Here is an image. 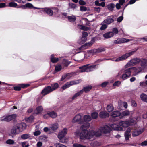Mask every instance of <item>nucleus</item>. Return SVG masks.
Listing matches in <instances>:
<instances>
[{
	"mask_svg": "<svg viewBox=\"0 0 147 147\" xmlns=\"http://www.w3.org/2000/svg\"><path fill=\"white\" fill-rule=\"evenodd\" d=\"M121 75V78L123 79H126L129 77L124 72L122 73Z\"/></svg>",
	"mask_w": 147,
	"mask_h": 147,
	"instance_id": "bf43d9fd",
	"label": "nucleus"
},
{
	"mask_svg": "<svg viewBox=\"0 0 147 147\" xmlns=\"http://www.w3.org/2000/svg\"><path fill=\"white\" fill-rule=\"evenodd\" d=\"M26 127V123H18L14 125L11 129L9 133L10 136H13L19 134L24 130Z\"/></svg>",
	"mask_w": 147,
	"mask_h": 147,
	"instance_id": "f03ea898",
	"label": "nucleus"
},
{
	"mask_svg": "<svg viewBox=\"0 0 147 147\" xmlns=\"http://www.w3.org/2000/svg\"><path fill=\"white\" fill-rule=\"evenodd\" d=\"M140 65L141 67L144 70L147 68V60L144 58L140 59Z\"/></svg>",
	"mask_w": 147,
	"mask_h": 147,
	"instance_id": "4468645a",
	"label": "nucleus"
},
{
	"mask_svg": "<svg viewBox=\"0 0 147 147\" xmlns=\"http://www.w3.org/2000/svg\"><path fill=\"white\" fill-rule=\"evenodd\" d=\"M144 131V130L142 129H139V130H134L133 131L132 136L133 137H135L138 136L140 134Z\"/></svg>",
	"mask_w": 147,
	"mask_h": 147,
	"instance_id": "6ab92c4d",
	"label": "nucleus"
},
{
	"mask_svg": "<svg viewBox=\"0 0 147 147\" xmlns=\"http://www.w3.org/2000/svg\"><path fill=\"white\" fill-rule=\"evenodd\" d=\"M84 92L83 89L82 90L79 92L76 93L72 98V99L73 100L74 99L77 97L79 96L80 94H82Z\"/></svg>",
	"mask_w": 147,
	"mask_h": 147,
	"instance_id": "7c9ffc66",
	"label": "nucleus"
},
{
	"mask_svg": "<svg viewBox=\"0 0 147 147\" xmlns=\"http://www.w3.org/2000/svg\"><path fill=\"white\" fill-rule=\"evenodd\" d=\"M140 61V59L138 58H134L129 61L125 65V67L134 66L138 64Z\"/></svg>",
	"mask_w": 147,
	"mask_h": 147,
	"instance_id": "423d86ee",
	"label": "nucleus"
},
{
	"mask_svg": "<svg viewBox=\"0 0 147 147\" xmlns=\"http://www.w3.org/2000/svg\"><path fill=\"white\" fill-rule=\"evenodd\" d=\"M96 53H100L105 51V49L103 48H99L97 49H95Z\"/></svg>",
	"mask_w": 147,
	"mask_h": 147,
	"instance_id": "de8ad7c7",
	"label": "nucleus"
},
{
	"mask_svg": "<svg viewBox=\"0 0 147 147\" xmlns=\"http://www.w3.org/2000/svg\"><path fill=\"white\" fill-rule=\"evenodd\" d=\"M30 136V134H25L22 135L21 136V137L22 139L25 140L29 138Z\"/></svg>",
	"mask_w": 147,
	"mask_h": 147,
	"instance_id": "ea45409f",
	"label": "nucleus"
},
{
	"mask_svg": "<svg viewBox=\"0 0 147 147\" xmlns=\"http://www.w3.org/2000/svg\"><path fill=\"white\" fill-rule=\"evenodd\" d=\"M131 40H130L125 38H119L117 40L114 41V43L116 44H119L127 42Z\"/></svg>",
	"mask_w": 147,
	"mask_h": 147,
	"instance_id": "9b49d317",
	"label": "nucleus"
},
{
	"mask_svg": "<svg viewBox=\"0 0 147 147\" xmlns=\"http://www.w3.org/2000/svg\"><path fill=\"white\" fill-rule=\"evenodd\" d=\"M70 75V74H64L63 75V76H62V77L61 78V80L62 81H63L66 78H68V77H67L68 76H69Z\"/></svg>",
	"mask_w": 147,
	"mask_h": 147,
	"instance_id": "864d4df0",
	"label": "nucleus"
},
{
	"mask_svg": "<svg viewBox=\"0 0 147 147\" xmlns=\"http://www.w3.org/2000/svg\"><path fill=\"white\" fill-rule=\"evenodd\" d=\"M121 84V82L119 81H116L113 84V86H118Z\"/></svg>",
	"mask_w": 147,
	"mask_h": 147,
	"instance_id": "338daca9",
	"label": "nucleus"
},
{
	"mask_svg": "<svg viewBox=\"0 0 147 147\" xmlns=\"http://www.w3.org/2000/svg\"><path fill=\"white\" fill-rule=\"evenodd\" d=\"M123 18V12L122 14V16L119 17L117 20V21L118 22H120L122 21Z\"/></svg>",
	"mask_w": 147,
	"mask_h": 147,
	"instance_id": "13d9d810",
	"label": "nucleus"
},
{
	"mask_svg": "<svg viewBox=\"0 0 147 147\" xmlns=\"http://www.w3.org/2000/svg\"><path fill=\"white\" fill-rule=\"evenodd\" d=\"M95 49H93L92 50H88L87 51V53H88L91 54H94L96 53L95 51Z\"/></svg>",
	"mask_w": 147,
	"mask_h": 147,
	"instance_id": "4d7b16f0",
	"label": "nucleus"
},
{
	"mask_svg": "<svg viewBox=\"0 0 147 147\" xmlns=\"http://www.w3.org/2000/svg\"><path fill=\"white\" fill-rule=\"evenodd\" d=\"M26 7L27 8H32V7H33V6L32 4L30 3H28L25 4Z\"/></svg>",
	"mask_w": 147,
	"mask_h": 147,
	"instance_id": "69168bd1",
	"label": "nucleus"
},
{
	"mask_svg": "<svg viewBox=\"0 0 147 147\" xmlns=\"http://www.w3.org/2000/svg\"><path fill=\"white\" fill-rule=\"evenodd\" d=\"M71 62L66 59H64L62 61L61 65L64 69H66Z\"/></svg>",
	"mask_w": 147,
	"mask_h": 147,
	"instance_id": "dca6fc26",
	"label": "nucleus"
},
{
	"mask_svg": "<svg viewBox=\"0 0 147 147\" xmlns=\"http://www.w3.org/2000/svg\"><path fill=\"white\" fill-rule=\"evenodd\" d=\"M140 86L144 87V86H147V80L144 81L142 82H140Z\"/></svg>",
	"mask_w": 147,
	"mask_h": 147,
	"instance_id": "5fc2aeb1",
	"label": "nucleus"
},
{
	"mask_svg": "<svg viewBox=\"0 0 147 147\" xmlns=\"http://www.w3.org/2000/svg\"><path fill=\"white\" fill-rule=\"evenodd\" d=\"M92 88V87L91 86H89L84 87L83 89V90L84 92L85 91V92L86 93L89 91Z\"/></svg>",
	"mask_w": 147,
	"mask_h": 147,
	"instance_id": "a18cd8bd",
	"label": "nucleus"
},
{
	"mask_svg": "<svg viewBox=\"0 0 147 147\" xmlns=\"http://www.w3.org/2000/svg\"><path fill=\"white\" fill-rule=\"evenodd\" d=\"M7 144L9 145H13L14 143V141L11 139H9L6 142Z\"/></svg>",
	"mask_w": 147,
	"mask_h": 147,
	"instance_id": "8fccbe9b",
	"label": "nucleus"
},
{
	"mask_svg": "<svg viewBox=\"0 0 147 147\" xmlns=\"http://www.w3.org/2000/svg\"><path fill=\"white\" fill-rule=\"evenodd\" d=\"M114 21V20L113 19L108 17L107 18L105 19L103 22V23H104L107 26L113 22Z\"/></svg>",
	"mask_w": 147,
	"mask_h": 147,
	"instance_id": "f3484780",
	"label": "nucleus"
},
{
	"mask_svg": "<svg viewBox=\"0 0 147 147\" xmlns=\"http://www.w3.org/2000/svg\"><path fill=\"white\" fill-rule=\"evenodd\" d=\"M89 126L90 124L88 123H86L82 125L81 129L82 131L80 135V139L85 138L92 141L94 140L95 136L98 137L101 135V133L98 131H95L94 130H91L88 131L87 129L89 128Z\"/></svg>",
	"mask_w": 147,
	"mask_h": 147,
	"instance_id": "f257e3e1",
	"label": "nucleus"
},
{
	"mask_svg": "<svg viewBox=\"0 0 147 147\" xmlns=\"http://www.w3.org/2000/svg\"><path fill=\"white\" fill-rule=\"evenodd\" d=\"M87 39V37H82L81 39L78 41V42L79 44H82L86 42Z\"/></svg>",
	"mask_w": 147,
	"mask_h": 147,
	"instance_id": "f704fd0d",
	"label": "nucleus"
},
{
	"mask_svg": "<svg viewBox=\"0 0 147 147\" xmlns=\"http://www.w3.org/2000/svg\"><path fill=\"white\" fill-rule=\"evenodd\" d=\"M59 127V125L57 123H55L52 125L51 127H50L49 130H50V128L54 131L56 130Z\"/></svg>",
	"mask_w": 147,
	"mask_h": 147,
	"instance_id": "393cba45",
	"label": "nucleus"
},
{
	"mask_svg": "<svg viewBox=\"0 0 147 147\" xmlns=\"http://www.w3.org/2000/svg\"><path fill=\"white\" fill-rule=\"evenodd\" d=\"M111 116L113 117H118L120 115V112L118 111H115L111 113Z\"/></svg>",
	"mask_w": 147,
	"mask_h": 147,
	"instance_id": "a878e982",
	"label": "nucleus"
},
{
	"mask_svg": "<svg viewBox=\"0 0 147 147\" xmlns=\"http://www.w3.org/2000/svg\"><path fill=\"white\" fill-rule=\"evenodd\" d=\"M84 120L85 122H89L91 119V117L89 115H85L83 117Z\"/></svg>",
	"mask_w": 147,
	"mask_h": 147,
	"instance_id": "2f4dec72",
	"label": "nucleus"
},
{
	"mask_svg": "<svg viewBox=\"0 0 147 147\" xmlns=\"http://www.w3.org/2000/svg\"><path fill=\"white\" fill-rule=\"evenodd\" d=\"M6 117L7 122H9L12 120L15 119L16 117V115L15 114H13Z\"/></svg>",
	"mask_w": 147,
	"mask_h": 147,
	"instance_id": "b1692460",
	"label": "nucleus"
},
{
	"mask_svg": "<svg viewBox=\"0 0 147 147\" xmlns=\"http://www.w3.org/2000/svg\"><path fill=\"white\" fill-rule=\"evenodd\" d=\"M82 116L80 114L77 115L75 116L72 120L73 122L74 123L76 122H78L80 124L83 123V120L81 119Z\"/></svg>",
	"mask_w": 147,
	"mask_h": 147,
	"instance_id": "9d476101",
	"label": "nucleus"
},
{
	"mask_svg": "<svg viewBox=\"0 0 147 147\" xmlns=\"http://www.w3.org/2000/svg\"><path fill=\"white\" fill-rule=\"evenodd\" d=\"M106 7L109 10L112 11L113 10L114 8L115 7V5L113 3H111L108 4Z\"/></svg>",
	"mask_w": 147,
	"mask_h": 147,
	"instance_id": "bb28decb",
	"label": "nucleus"
},
{
	"mask_svg": "<svg viewBox=\"0 0 147 147\" xmlns=\"http://www.w3.org/2000/svg\"><path fill=\"white\" fill-rule=\"evenodd\" d=\"M43 108L42 106H40L37 107L36 109L37 112L36 113L37 114L40 113L43 110Z\"/></svg>",
	"mask_w": 147,
	"mask_h": 147,
	"instance_id": "e433bc0d",
	"label": "nucleus"
},
{
	"mask_svg": "<svg viewBox=\"0 0 147 147\" xmlns=\"http://www.w3.org/2000/svg\"><path fill=\"white\" fill-rule=\"evenodd\" d=\"M107 109L108 112H111L114 109V108L112 105H109L107 106Z\"/></svg>",
	"mask_w": 147,
	"mask_h": 147,
	"instance_id": "4c0bfd02",
	"label": "nucleus"
},
{
	"mask_svg": "<svg viewBox=\"0 0 147 147\" xmlns=\"http://www.w3.org/2000/svg\"><path fill=\"white\" fill-rule=\"evenodd\" d=\"M101 26L100 28V30H103L105 29L107 27V25L103 22H102L101 24Z\"/></svg>",
	"mask_w": 147,
	"mask_h": 147,
	"instance_id": "37998d69",
	"label": "nucleus"
},
{
	"mask_svg": "<svg viewBox=\"0 0 147 147\" xmlns=\"http://www.w3.org/2000/svg\"><path fill=\"white\" fill-rule=\"evenodd\" d=\"M67 18L71 22H74L76 19V18L74 16H68Z\"/></svg>",
	"mask_w": 147,
	"mask_h": 147,
	"instance_id": "c9c22d12",
	"label": "nucleus"
},
{
	"mask_svg": "<svg viewBox=\"0 0 147 147\" xmlns=\"http://www.w3.org/2000/svg\"><path fill=\"white\" fill-rule=\"evenodd\" d=\"M98 64L90 65L89 64H86L79 67L80 70L79 71L80 73H82L84 72H87L92 71L95 69L98 68Z\"/></svg>",
	"mask_w": 147,
	"mask_h": 147,
	"instance_id": "7ed1b4c3",
	"label": "nucleus"
},
{
	"mask_svg": "<svg viewBox=\"0 0 147 147\" xmlns=\"http://www.w3.org/2000/svg\"><path fill=\"white\" fill-rule=\"evenodd\" d=\"M34 119V117L33 116L31 115L28 118L26 119V121L29 123H31L32 122Z\"/></svg>",
	"mask_w": 147,
	"mask_h": 147,
	"instance_id": "603ef678",
	"label": "nucleus"
},
{
	"mask_svg": "<svg viewBox=\"0 0 147 147\" xmlns=\"http://www.w3.org/2000/svg\"><path fill=\"white\" fill-rule=\"evenodd\" d=\"M59 86V85L57 83H56L51 84V89L52 91L57 89Z\"/></svg>",
	"mask_w": 147,
	"mask_h": 147,
	"instance_id": "473e14b6",
	"label": "nucleus"
},
{
	"mask_svg": "<svg viewBox=\"0 0 147 147\" xmlns=\"http://www.w3.org/2000/svg\"><path fill=\"white\" fill-rule=\"evenodd\" d=\"M95 3L97 6H101L102 7H105V3L103 2L101 3H99L98 1H96L95 2Z\"/></svg>",
	"mask_w": 147,
	"mask_h": 147,
	"instance_id": "c03bdc74",
	"label": "nucleus"
},
{
	"mask_svg": "<svg viewBox=\"0 0 147 147\" xmlns=\"http://www.w3.org/2000/svg\"><path fill=\"white\" fill-rule=\"evenodd\" d=\"M67 132V129L66 128H64L62 131L59 133L58 137L59 139V141L60 142L64 143L67 142V139L64 137Z\"/></svg>",
	"mask_w": 147,
	"mask_h": 147,
	"instance_id": "39448f33",
	"label": "nucleus"
},
{
	"mask_svg": "<svg viewBox=\"0 0 147 147\" xmlns=\"http://www.w3.org/2000/svg\"><path fill=\"white\" fill-rule=\"evenodd\" d=\"M137 49H134L133 51L131 52L123 54L121 57H120L116 59H107V60H111L115 61L116 62L120 61L126 59L128 57L133 55L137 50Z\"/></svg>",
	"mask_w": 147,
	"mask_h": 147,
	"instance_id": "20e7f679",
	"label": "nucleus"
},
{
	"mask_svg": "<svg viewBox=\"0 0 147 147\" xmlns=\"http://www.w3.org/2000/svg\"><path fill=\"white\" fill-rule=\"evenodd\" d=\"M94 42L95 39L94 38H93L88 43H86L85 44L88 48V47L91 46Z\"/></svg>",
	"mask_w": 147,
	"mask_h": 147,
	"instance_id": "72a5a7b5",
	"label": "nucleus"
},
{
	"mask_svg": "<svg viewBox=\"0 0 147 147\" xmlns=\"http://www.w3.org/2000/svg\"><path fill=\"white\" fill-rule=\"evenodd\" d=\"M21 88H22V87L21 86L20 84L18 86L14 87V89L15 90L19 91L21 90Z\"/></svg>",
	"mask_w": 147,
	"mask_h": 147,
	"instance_id": "0e129e2a",
	"label": "nucleus"
},
{
	"mask_svg": "<svg viewBox=\"0 0 147 147\" xmlns=\"http://www.w3.org/2000/svg\"><path fill=\"white\" fill-rule=\"evenodd\" d=\"M52 92V91L51 89V87L49 86L44 88L42 90L41 92V94L43 96H45Z\"/></svg>",
	"mask_w": 147,
	"mask_h": 147,
	"instance_id": "ddd939ff",
	"label": "nucleus"
},
{
	"mask_svg": "<svg viewBox=\"0 0 147 147\" xmlns=\"http://www.w3.org/2000/svg\"><path fill=\"white\" fill-rule=\"evenodd\" d=\"M140 118L139 117H137L135 118H131V117H129V125H134L137 123V121H139Z\"/></svg>",
	"mask_w": 147,
	"mask_h": 147,
	"instance_id": "2eb2a0df",
	"label": "nucleus"
},
{
	"mask_svg": "<svg viewBox=\"0 0 147 147\" xmlns=\"http://www.w3.org/2000/svg\"><path fill=\"white\" fill-rule=\"evenodd\" d=\"M73 147H86L85 146L83 145L78 143H75L73 144Z\"/></svg>",
	"mask_w": 147,
	"mask_h": 147,
	"instance_id": "052dcab7",
	"label": "nucleus"
},
{
	"mask_svg": "<svg viewBox=\"0 0 147 147\" xmlns=\"http://www.w3.org/2000/svg\"><path fill=\"white\" fill-rule=\"evenodd\" d=\"M131 112L128 110H125L123 111L121 113V115L123 116H129L130 115Z\"/></svg>",
	"mask_w": 147,
	"mask_h": 147,
	"instance_id": "58836bf2",
	"label": "nucleus"
},
{
	"mask_svg": "<svg viewBox=\"0 0 147 147\" xmlns=\"http://www.w3.org/2000/svg\"><path fill=\"white\" fill-rule=\"evenodd\" d=\"M111 128L115 130L121 131L123 130V128L115 124H112L111 125Z\"/></svg>",
	"mask_w": 147,
	"mask_h": 147,
	"instance_id": "aec40b11",
	"label": "nucleus"
},
{
	"mask_svg": "<svg viewBox=\"0 0 147 147\" xmlns=\"http://www.w3.org/2000/svg\"><path fill=\"white\" fill-rule=\"evenodd\" d=\"M71 86L70 83V82H69L66 83L62 87V89L63 90H65L67 88H69Z\"/></svg>",
	"mask_w": 147,
	"mask_h": 147,
	"instance_id": "a19ab883",
	"label": "nucleus"
},
{
	"mask_svg": "<svg viewBox=\"0 0 147 147\" xmlns=\"http://www.w3.org/2000/svg\"><path fill=\"white\" fill-rule=\"evenodd\" d=\"M114 34L112 32H109L104 34L103 36L105 38L107 39L113 37L114 36Z\"/></svg>",
	"mask_w": 147,
	"mask_h": 147,
	"instance_id": "a211bd4d",
	"label": "nucleus"
},
{
	"mask_svg": "<svg viewBox=\"0 0 147 147\" xmlns=\"http://www.w3.org/2000/svg\"><path fill=\"white\" fill-rule=\"evenodd\" d=\"M109 114L106 111H102L99 113L100 117L102 118H105L108 117Z\"/></svg>",
	"mask_w": 147,
	"mask_h": 147,
	"instance_id": "5701e85b",
	"label": "nucleus"
},
{
	"mask_svg": "<svg viewBox=\"0 0 147 147\" xmlns=\"http://www.w3.org/2000/svg\"><path fill=\"white\" fill-rule=\"evenodd\" d=\"M69 8L73 9H75L77 7L76 5L74 3H69Z\"/></svg>",
	"mask_w": 147,
	"mask_h": 147,
	"instance_id": "6e6d98bb",
	"label": "nucleus"
},
{
	"mask_svg": "<svg viewBox=\"0 0 147 147\" xmlns=\"http://www.w3.org/2000/svg\"><path fill=\"white\" fill-rule=\"evenodd\" d=\"M78 28L81 30L85 31H87L89 30V28L81 25H78Z\"/></svg>",
	"mask_w": 147,
	"mask_h": 147,
	"instance_id": "c85d7f7f",
	"label": "nucleus"
},
{
	"mask_svg": "<svg viewBox=\"0 0 147 147\" xmlns=\"http://www.w3.org/2000/svg\"><path fill=\"white\" fill-rule=\"evenodd\" d=\"M62 66L61 65H57L55 66V70L58 72L60 71L62 69Z\"/></svg>",
	"mask_w": 147,
	"mask_h": 147,
	"instance_id": "09e8293b",
	"label": "nucleus"
},
{
	"mask_svg": "<svg viewBox=\"0 0 147 147\" xmlns=\"http://www.w3.org/2000/svg\"><path fill=\"white\" fill-rule=\"evenodd\" d=\"M99 130L102 133L105 134L110 133L112 130L111 127L107 125L101 127L100 128Z\"/></svg>",
	"mask_w": 147,
	"mask_h": 147,
	"instance_id": "0eeeda50",
	"label": "nucleus"
},
{
	"mask_svg": "<svg viewBox=\"0 0 147 147\" xmlns=\"http://www.w3.org/2000/svg\"><path fill=\"white\" fill-rule=\"evenodd\" d=\"M132 71L133 73V75L136 76L141 72L143 69L140 67H131Z\"/></svg>",
	"mask_w": 147,
	"mask_h": 147,
	"instance_id": "1a4fd4ad",
	"label": "nucleus"
},
{
	"mask_svg": "<svg viewBox=\"0 0 147 147\" xmlns=\"http://www.w3.org/2000/svg\"><path fill=\"white\" fill-rule=\"evenodd\" d=\"M81 82L80 80H75L73 81H70V82L71 86Z\"/></svg>",
	"mask_w": 147,
	"mask_h": 147,
	"instance_id": "79ce46f5",
	"label": "nucleus"
},
{
	"mask_svg": "<svg viewBox=\"0 0 147 147\" xmlns=\"http://www.w3.org/2000/svg\"><path fill=\"white\" fill-rule=\"evenodd\" d=\"M98 116V113L96 112H94L91 114V116L93 119H96Z\"/></svg>",
	"mask_w": 147,
	"mask_h": 147,
	"instance_id": "49530a36",
	"label": "nucleus"
},
{
	"mask_svg": "<svg viewBox=\"0 0 147 147\" xmlns=\"http://www.w3.org/2000/svg\"><path fill=\"white\" fill-rule=\"evenodd\" d=\"M50 60L51 62L53 63H56L58 61H59V59L58 58H54V55L53 54L51 55L50 57Z\"/></svg>",
	"mask_w": 147,
	"mask_h": 147,
	"instance_id": "cd10ccee",
	"label": "nucleus"
},
{
	"mask_svg": "<svg viewBox=\"0 0 147 147\" xmlns=\"http://www.w3.org/2000/svg\"><path fill=\"white\" fill-rule=\"evenodd\" d=\"M55 145L56 147H66V146L63 144H61L59 143H56Z\"/></svg>",
	"mask_w": 147,
	"mask_h": 147,
	"instance_id": "e2e57ef3",
	"label": "nucleus"
},
{
	"mask_svg": "<svg viewBox=\"0 0 147 147\" xmlns=\"http://www.w3.org/2000/svg\"><path fill=\"white\" fill-rule=\"evenodd\" d=\"M17 5L16 3L14 2H11L9 3L8 6L11 7H15Z\"/></svg>",
	"mask_w": 147,
	"mask_h": 147,
	"instance_id": "3c124183",
	"label": "nucleus"
},
{
	"mask_svg": "<svg viewBox=\"0 0 147 147\" xmlns=\"http://www.w3.org/2000/svg\"><path fill=\"white\" fill-rule=\"evenodd\" d=\"M52 9L55 10L56 12H58V8L56 7L51 8L49 7L45 8L44 9V11L49 16H51L53 15V13Z\"/></svg>",
	"mask_w": 147,
	"mask_h": 147,
	"instance_id": "6e6552de",
	"label": "nucleus"
},
{
	"mask_svg": "<svg viewBox=\"0 0 147 147\" xmlns=\"http://www.w3.org/2000/svg\"><path fill=\"white\" fill-rule=\"evenodd\" d=\"M94 11L95 12L99 13L100 11V8L99 7H94Z\"/></svg>",
	"mask_w": 147,
	"mask_h": 147,
	"instance_id": "680f3d73",
	"label": "nucleus"
},
{
	"mask_svg": "<svg viewBox=\"0 0 147 147\" xmlns=\"http://www.w3.org/2000/svg\"><path fill=\"white\" fill-rule=\"evenodd\" d=\"M119 124L120 126L124 127H126L129 126V121H121L119 123Z\"/></svg>",
	"mask_w": 147,
	"mask_h": 147,
	"instance_id": "412c9836",
	"label": "nucleus"
},
{
	"mask_svg": "<svg viewBox=\"0 0 147 147\" xmlns=\"http://www.w3.org/2000/svg\"><path fill=\"white\" fill-rule=\"evenodd\" d=\"M112 32L113 33H114L115 34H117L118 33V29L116 28H114L112 29Z\"/></svg>",
	"mask_w": 147,
	"mask_h": 147,
	"instance_id": "774afa93",
	"label": "nucleus"
},
{
	"mask_svg": "<svg viewBox=\"0 0 147 147\" xmlns=\"http://www.w3.org/2000/svg\"><path fill=\"white\" fill-rule=\"evenodd\" d=\"M141 100L147 103V95L144 94H142L140 95Z\"/></svg>",
	"mask_w": 147,
	"mask_h": 147,
	"instance_id": "c756f323",
	"label": "nucleus"
},
{
	"mask_svg": "<svg viewBox=\"0 0 147 147\" xmlns=\"http://www.w3.org/2000/svg\"><path fill=\"white\" fill-rule=\"evenodd\" d=\"M48 114L50 117L53 119L56 118L57 116V113L53 111H48Z\"/></svg>",
	"mask_w": 147,
	"mask_h": 147,
	"instance_id": "4be33fe9",
	"label": "nucleus"
},
{
	"mask_svg": "<svg viewBox=\"0 0 147 147\" xmlns=\"http://www.w3.org/2000/svg\"><path fill=\"white\" fill-rule=\"evenodd\" d=\"M131 68H129L126 70L124 69H121L119 72L118 75L119 76L120 75H121L122 73L124 72L129 77L131 75V72L132 71Z\"/></svg>",
	"mask_w": 147,
	"mask_h": 147,
	"instance_id": "f8f14e48",
	"label": "nucleus"
}]
</instances>
